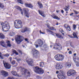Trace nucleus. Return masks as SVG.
<instances>
[{
  "label": "nucleus",
  "instance_id": "58836bf2",
  "mask_svg": "<svg viewBox=\"0 0 79 79\" xmlns=\"http://www.w3.org/2000/svg\"><path fill=\"white\" fill-rule=\"evenodd\" d=\"M64 26L65 27V29H66V28H67V27H69V25H68V24H65L64 25Z\"/></svg>",
  "mask_w": 79,
  "mask_h": 79
},
{
  "label": "nucleus",
  "instance_id": "6e6552de",
  "mask_svg": "<svg viewBox=\"0 0 79 79\" xmlns=\"http://www.w3.org/2000/svg\"><path fill=\"white\" fill-rule=\"evenodd\" d=\"M31 53L33 54V56L34 58H37L38 54L39 53V51L35 49L32 50Z\"/></svg>",
  "mask_w": 79,
  "mask_h": 79
},
{
  "label": "nucleus",
  "instance_id": "f3484780",
  "mask_svg": "<svg viewBox=\"0 0 79 79\" xmlns=\"http://www.w3.org/2000/svg\"><path fill=\"white\" fill-rule=\"evenodd\" d=\"M6 43L7 44H5V48H7V47H11V43H10V41L9 40L7 41H6Z\"/></svg>",
  "mask_w": 79,
  "mask_h": 79
},
{
  "label": "nucleus",
  "instance_id": "f03ea898",
  "mask_svg": "<svg viewBox=\"0 0 79 79\" xmlns=\"http://www.w3.org/2000/svg\"><path fill=\"white\" fill-rule=\"evenodd\" d=\"M15 26L16 29H20L23 27L22 22L20 20H15L14 22Z\"/></svg>",
  "mask_w": 79,
  "mask_h": 79
},
{
  "label": "nucleus",
  "instance_id": "4d7b16f0",
  "mask_svg": "<svg viewBox=\"0 0 79 79\" xmlns=\"http://www.w3.org/2000/svg\"><path fill=\"white\" fill-rule=\"evenodd\" d=\"M18 52H19V53H22V52H21V51L19 50H18Z\"/></svg>",
  "mask_w": 79,
  "mask_h": 79
},
{
  "label": "nucleus",
  "instance_id": "72a5a7b5",
  "mask_svg": "<svg viewBox=\"0 0 79 79\" xmlns=\"http://www.w3.org/2000/svg\"><path fill=\"white\" fill-rule=\"evenodd\" d=\"M15 34V33L13 32H11L9 33V35L10 36H14Z\"/></svg>",
  "mask_w": 79,
  "mask_h": 79
},
{
  "label": "nucleus",
  "instance_id": "e433bc0d",
  "mask_svg": "<svg viewBox=\"0 0 79 79\" xmlns=\"http://www.w3.org/2000/svg\"><path fill=\"white\" fill-rule=\"evenodd\" d=\"M66 29L67 30V31H71V27H70V26H69Z\"/></svg>",
  "mask_w": 79,
  "mask_h": 79
},
{
  "label": "nucleus",
  "instance_id": "393cba45",
  "mask_svg": "<svg viewBox=\"0 0 79 79\" xmlns=\"http://www.w3.org/2000/svg\"><path fill=\"white\" fill-rule=\"evenodd\" d=\"M71 66V64L69 62H67L65 64V67H66L67 68H70Z\"/></svg>",
  "mask_w": 79,
  "mask_h": 79
},
{
  "label": "nucleus",
  "instance_id": "37998d69",
  "mask_svg": "<svg viewBox=\"0 0 79 79\" xmlns=\"http://www.w3.org/2000/svg\"><path fill=\"white\" fill-rule=\"evenodd\" d=\"M68 7L67 6H65V7L64 8V10L65 11H68Z\"/></svg>",
  "mask_w": 79,
  "mask_h": 79
},
{
  "label": "nucleus",
  "instance_id": "4be33fe9",
  "mask_svg": "<svg viewBox=\"0 0 79 79\" xmlns=\"http://www.w3.org/2000/svg\"><path fill=\"white\" fill-rule=\"evenodd\" d=\"M47 27L50 30H51L52 31H55V30H56V29H55V28L54 27H50V26H49V24L48 23H47Z\"/></svg>",
  "mask_w": 79,
  "mask_h": 79
},
{
  "label": "nucleus",
  "instance_id": "dca6fc26",
  "mask_svg": "<svg viewBox=\"0 0 79 79\" xmlns=\"http://www.w3.org/2000/svg\"><path fill=\"white\" fill-rule=\"evenodd\" d=\"M4 66L6 69H9L11 68V65L10 64L7 63H3Z\"/></svg>",
  "mask_w": 79,
  "mask_h": 79
},
{
  "label": "nucleus",
  "instance_id": "bb28decb",
  "mask_svg": "<svg viewBox=\"0 0 79 79\" xmlns=\"http://www.w3.org/2000/svg\"><path fill=\"white\" fill-rule=\"evenodd\" d=\"M5 38V36L2 33H0V39H3Z\"/></svg>",
  "mask_w": 79,
  "mask_h": 79
},
{
  "label": "nucleus",
  "instance_id": "3c124183",
  "mask_svg": "<svg viewBox=\"0 0 79 79\" xmlns=\"http://www.w3.org/2000/svg\"><path fill=\"white\" fill-rule=\"evenodd\" d=\"M46 31L47 32H52V31H50L48 29H46Z\"/></svg>",
  "mask_w": 79,
  "mask_h": 79
},
{
  "label": "nucleus",
  "instance_id": "bf43d9fd",
  "mask_svg": "<svg viewBox=\"0 0 79 79\" xmlns=\"http://www.w3.org/2000/svg\"><path fill=\"white\" fill-rule=\"evenodd\" d=\"M70 46L71 47H72V48H74V46H73V45H71Z\"/></svg>",
  "mask_w": 79,
  "mask_h": 79
},
{
  "label": "nucleus",
  "instance_id": "13d9d810",
  "mask_svg": "<svg viewBox=\"0 0 79 79\" xmlns=\"http://www.w3.org/2000/svg\"><path fill=\"white\" fill-rule=\"evenodd\" d=\"M69 54H71L72 53V52L71 51H69Z\"/></svg>",
  "mask_w": 79,
  "mask_h": 79
},
{
  "label": "nucleus",
  "instance_id": "c9c22d12",
  "mask_svg": "<svg viewBox=\"0 0 79 79\" xmlns=\"http://www.w3.org/2000/svg\"><path fill=\"white\" fill-rule=\"evenodd\" d=\"M59 31L60 32H61V33L63 35H66L64 34V33H62V32H63V30L62 29H59Z\"/></svg>",
  "mask_w": 79,
  "mask_h": 79
},
{
  "label": "nucleus",
  "instance_id": "c03bdc74",
  "mask_svg": "<svg viewBox=\"0 0 79 79\" xmlns=\"http://www.w3.org/2000/svg\"><path fill=\"white\" fill-rule=\"evenodd\" d=\"M16 8L17 9V10H20V11H21V10H22L21 7L18 6H17Z\"/></svg>",
  "mask_w": 79,
  "mask_h": 79
},
{
  "label": "nucleus",
  "instance_id": "2eb2a0df",
  "mask_svg": "<svg viewBox=\"0 0 79 79\" xmlns=\"http://www.w3.org/2000/svg\"><path fill=\"white\" fill-rule=\"evenodd\" d=\"M23 11L25 13V15L26 16L27 18H29V14L27 13L28 12H29V10L27 8H24L23 9Z\"/></svg>",
  "mask_w": 79,
  "mask_h": 79
},
{
  "label": "nucleus",
  "instance_id": "cd10ccee",
  "mask_svg": "<svg viewBox=\"0 0 79 79\" xmlns=\"http://www.w3.org/2000/svg\"><path fill=\"white\" fill-rule=\"evenodd\" d=\"M26 31H28V28L27 27H25L24 30H23L21 31V32H23V33L24 32H25Z\"/></svg>",
  "mask_w": 79,
  "mask_h": 79
},
{
  "label": "nucleus",
  "instance_id": "f257e3e1",
  "mask_svg": "<svg viewBox=\"0 0 79 79\" xmlns=\"http://www.w3.org/2000/svg\"><path fill=\"white\" fill-rule=\"evenodd\" d=\"M1 24L2 26V30L4 32H7L10 30V24L7 21H5L4 23L3 22H1Z\"/></svg>",
  "mask_w": 79,
  "mask_h": 79
},
{
  "label": "nucleus",
  "instance_id": "f704fd0d",
  "mask_svg": "<svg viewBox=\"0 0 79 79\" xmlns=\"http://www.w3.org/2000/svg\"><path fill=\"white\" fill-rule=\"evenodd\" d=\"M0 8H4V5L1 2H0Z\"/></svg>",
  "mask_w": 79,
  "mask_h": 79
},
{
  "label": "nucleus",
  "instance_id": "6ab92c4d",
  "mask_svg": "<svg viewBox=\"0 0 79 79\" xmlns=\"http://www.w3.org/2000/svg\"><path fill=\"white\" fill-rule=\"evenodd\" d=\"M27 62H28V64L29 65H30L31 66H32V64H33V61L31 59H29L27 60Z\"/></svg>",
  "mask_w": 79,
  "mask_h": 79
},
{
  "label": "nucleus",
  "instance_id": "9d476101",
  "mask_svg": "<svg viewBox=\"0 0 79 79\" xmlns=\"http://www.w3.org/2000/svg\"><path fill=\"white\" fill-rule=\"evenodd\" d=\"M15 41L18 44H20V43L23 41V40L21 39V36L18 35L15 37Z\"/></svg>",
  "mask_w": 79,
  "mask_h": 79
},
{
  "label": "nucleus",
  "instance_id": "4c0bfd02",
  "mask_svg": "<svg viewBox=\"0 0 79 79\" xmlns=\"http://www.w3.org/2000/svg\"><path fill=\"white\" fill-rule=\"evenodd\" d=\"M13 52L16 54V55H18V53L16 51L15 49H12Z\"/></svg>",
  "mask_w": 79,
  "mask_h": 79
},
{
  "label": "nucleus",
  "instance_id": "c756f323",
  "mask_svg": "<svg viewBox=\"0 0 79 79\" xmlns=\"http://www.w3.org/2000/svg\"><path fill=\"white\" fill-rule=\"evenodd\" d=\"M52 17L54 19H57V20H60V19L56 16H52Z\"/></svg>",
  "mask_w": 79,
  "mask_h": 79
},
{
  "label": "nucleus",
  "instance_id": "ddd939ff",
  "mask_svg": "<svg viewBox=\"0 0 79 79\" xmlns=\"http://www.w3.org/2000/svg\"><path fill=\"white\" fill-rule=\"evenodd\" d=\"M55 67L56 69H60L63 67V65L62 64L57 63L55 65Z\"/></svg>",
  "mask_w": 79,
  "mask_h": 79
},
{
  "label": "nucleus",
  "instance_id": "774afa93",
  "mask_svg": "<svg viewBox=\"0 0 79 79\" xmlns=\"http://www.w3.org/2000/svg\"><path fill=\"white\" fill-rule=\"evenodd\" d=\"M74 56H76V53L74 54Z\"/></svg>",
  "mask_w": 79,
  "mask_h": 79
},
{
  "label": "nucleus",
  "instance_id": "a211bd4d",
  "mask_svg": "<svg viewBox=\"0 0 79 79\" xmlns=\"http://www.w3.org/2000/svg\"><path fill=\"white\" fill-rule=\"evenodd\" d=\"M38 12L39 14L41 15V16H43V18H45V15L44 13V11L42 10H39Z\"/></svg>",
  "mask_w": 79,
  "mask_h": 79
},
{
  "label": "nucleus",
  "instance_id": "b1692460",
  "mask_svg": "<svg viewBox=\"0 0 79 79\" xmlns=\"http://www.w3.org/2000/svg\"><path fill=\"white\" fill-rule=\"evenodd\" d=\"M48 49V48L47 47V46L46 45H44L43 47V50H47Z\"/></svg>",
  "mask_w": 79,
  "mask_h": 79
},
{
  "label": "nucleus",
  "instance_id": "09e8293b",
  "mask_svg": "<svg viewBox=\"0 0 79 79\" xmlns=\"http://www.w3.org/2000/svg\"><path fill=\"white\" fill-rule=\"evenodd\" d=\"M5 56H6V57H8V56H9V55L8 54H6L4 55Z\"/></svg>",
  "mask_w": 79,
  "mask_h": 79
},
{
  "label": "nucleus",
  "instance_id": "a18cd8bd",
  "mask_svg": "<svg viewBox=\"0 0 79 79\" xmlns=\"http://www.w3.org/2000/svg\"><path fill=\"white\" fill-rule=\"evenodd\" d=\"M68 36L69 37H70V38H71V39H74V37L73 36L71 35H68Z\"/></svg>",
  "mask_w": 79,
  "mask_h": 79
},
{
  "label": "nucleus",
  "instance_id": "de8ad7c7",
  "mask_svg": "<svg viewBox=\"0 0 79 79\" xmlns=\"http://www.w3.org/2000/svg\"><path fill=\"white\" fill-rule=\"evenodd\" d=\"M17 61H18V62H19V61H21V59L20 58H19L17 60Z\"/></svg>",
  "mask_w": 79,
  "mask_h": 79
},
{
  "label": "nucleus",
  "instance_id": "0e129e2a",
  "mask_svg": "<svg viewBox=\"0 0 79 79\" xmlns=\"http://www.w3.org/2000/svg\"><path fill=\"white\" fill-rule=\"evenodd\" d=\"M73 14L74 13H72L71 14H70V16H72V15H73Z\"/></svg>",
  "mask_w": 79,
  "mask_h": 79
},
{
  "label": "nucleus",
  "instance_id": "2f4dec72",
  "mask_svg": "<svg viewBox=\"0 0 79 79\" xmlns=\"http://www.w3.org/2000/svg\"><path fill=\"white\" fill-rule=\"evenodd\" d=\"M38 4L39 6H40V8H43V6L42 5L41 3L38 2Z\"/></svg>",
  "mask_w": 79,
  "mask_h": 79
},
{
  "label": "nucleus",
  "instance_id": "a19ab883",
  "mask_svg": "<svg viewBox=\"0 0 79 79\" xmlns=\"http://www.w3.org/2000/svg\"><path fill=\"white\" fill-rule=\"evenodd\" d=\"M76 25L73 24V30H75L76 29Z\"/></svg>",
  "mask_w": 79,
  "mask_h": 79
},
{
  "label": "nucleus",
  "instance_id": "69168bd1",
  "mask_svg": "<svg viewBox=\"0 0 79 79\" xmlns=\"http://www.w3.org/2000/svg\"><path fill=\"white\" fill-rule=\"evenodd\" d=\"M76 79H79V77H76Z\"/></svg>",
  "mask_w": 79,
  "mask_h": 79
},
{
  "label": "nucleus",
  "instance_id": "8fccbe9b",
  "mask_svg": "<svg viewBox=\"0 0 79 79\" xmlns=\"http://www.w3.org/2000/svg\"><path fill=\"white\" fill-rule=\"evenodd\" d=\"M25 40L27 42V43H29V41L28 40V39L26 38L25 39Z\"/></svg>",
  "mask_w": 79,
  "mask_h": 79
},
{
  "label": "nucleus",
  "instance_id": "9b49d317",
  "mask_svg": "<svg viewBox=\"0 0 79 79\" xmlns=\"http://www.w3.org/2000/svg\"><path fill=\"white\" fill-rule=\"evenodd\" d=\"M67 74L68 76H71L72 75H75L76 71L74 70H70L67 72Z\"/></svg>",
  "mask_w": 79,
  "mask_h": 79
},
{
  "label": "nucleus",
  "instance_id": "6e6d98bb",
  "mask_svg": "<svg viewBox=\"0 0 79 79\" xmlns=\"http://www.w3.org/2000/svg\"><path fill=\"white\" fill-rule=\"evenodd\" d=\"M74 12L76 15H77V14H78V13H79L78 12H77V11H74Z\"/></svg>",
  "mask_w": 79,
  "mask_h": 79
},
{
  "label": "nucleus",
  "instance_id": "1a4fd4ad",
  "mask_svg": "<svg viewBox=\"0 0 79 79\" xmlns=\"http://www.w3.org/2000/svg\"><path fill=\"white\" fill-rule=\"evenodd\" d=\"M53 48L55 50H62V46L60 44H56L54 45Z\"/></svg>",
  "mask_w": 79,
  "mask_h": 79
},
{
  "label": "nucleus",
  "instance_id": "0eeeda50",
  "mask_svg": "<svg viewBox=\"0 0 79 79\" xmlns=\"http://www.w3.org/2000/svg\"><path fill=\"white\" fill-rule=\"evenodd\" d=\"M43 44V42L40 39H38L35 42V45L36 48H38L39 46L41 47Z\"/></svg>",
  "mask_w": 79,
  "mask_h": 79
},
{
  "label": "nucleus",
  "instance_id": "864d4df0",
  "mask_svg": "<svg viewBox=\"0 0 79 79\" xmlns=\"http://www.w3.org/2000/svg\"><path fill=\"white\" fill-rule=\"evenodd\" d=\"M7 79H15L13 77H9L7 78Z\"/></svg>",
  "mask_w": 79,
  "mask_h": 79
},
{
  "label": "nucleus",
  "instance_id": "aec40b11",
  "mask_svg": "<svg viewBox=\"0 0 79 79\" xmlns=\"http://www.w3.org/2000/svg\"><path fill=\"white\" fill-rule=\"evenodd\" d=\"M25 5L26 7H28V8H33V6H32V5L31 4L25 3Z\"/></svg>",
  "mask_w": 79,
  "mask_h": 79
},
{
  "label": "nucleus",
  "instance_id": "603ef678",
  "mask_svg": "<svg viewBox=\"0 0 79 79\" xmlns=\"http://www.w3.org/2000/svg\"><path fill=\"white\" fill-rule=\"evenodd\" d=\"M40 34H45V33L42 32L41 30L40 31Z\"/></svg>",
  "mask_w": 79,
  "mask_h": 79
},
{
  "label": "nucleus",
  "instance_id": "49530a36",
  "mask_svg": "<svg viewBox=\"0 0 79 79\" xmlns=\"http://www.w3.org/2000/svg\"><path fill=\"white\" fill-rule=\"evenodd\" d=\"M41 78H42V77H40L39 76H36V79H41Z\"/></svg>",
  "mask_w": 79,
  "mask_h": 79
},
{
  "label": "nucleus",
  "instance_id": "a878e982",
  "mask_svg": "<svg viewBox=\"0 0 79 79\" xmlns=\"http://www.w3.org/2000/svg\"><path fill=\"white\" fill-rule=\"evenodd\" d=\"M0 44L3 47H5V42L3 41H2L0 42Z\"/></svg>",
  "mask_w": 79,
  "mask_h": 79
},
{
  "label": "nucleus",
  "instance_id": "7ed1b4c3",
  "mask_svg": "<svg viewBox=\"0 0 79 79\" xmlns=\"http://www.w3.org/2000/svg\"><path fill=\"white\" fill-rule=\"evenodd\" d=\"M21 71L23 73V74H24L25 76H27V77H30L31 76V73L29 71L27 70L24 68H22L21 69Z\"/></svg>",
  "mask_w": 79,
  "mask_h": 79
},
{
  "label": "nucleus",
  "instance_id": "680f3d73",
  "mask_svg": "<svg viewBox=\"0 0 79 79\" xmlns=\"http://www.w3.org/2000/svg\"><path fill=\"white\" fill-rule=\"evenodd\" d=\"M61 13H64V11L63 10H61Z\"/></svg>",
  "mask_w": 79,
  "mask_h": 79
},
{
  "label": "nucleus",
  "instance_id": "79ce46f5",
  "mask_svg": "<svg viewBox=\"0 0 79 79\" xmlns=\"http://www.w3.org/2000/svg\"><path fill=\"white\" fill-rule=\"evenodd\" d=\"M17 2H18V3H21V4H23V2H22V1L21 0H17Z\"/></svg>",
  "mask_w": 79,
  "mask_h": 79
},
{
  "label": "nucleus",
  "instance_id": "5701e85b",
  "mask_svg": "<svg viewBox=\"0 0 79 79\" xmlns=\"http://www.w3.org/2000/svg\"><path fill=\"white\" fill-rule=\"evenodd\" d=\"M77 32H73V35L74 38H77V39H78V37H77Z\"/></svg>",
  "mask_w": 79,
  "mask_h": 79
},
{
  "label": "nucleus",
  "instance_id": "473e14b6",
  "mask_svg": "<svg viewBox=\"0 0 79 79\" xmlns=\"http://www.w3.org/2000/svg\"><path fill=\"white\" fill-rule=\"evenodd\" d=\"M11 63L12 64H15V66H18V64L16 63H15V61L13 60L11 62Z\"/></svg>",
  "mask_w": 79,
  "mask_h": 79
},
{
  "label": "nucleus",
  "instance_id": "7c9ffc66",
  "mask_svg": "<svg viewBox=\"0 0 79 79\" xmlns=\"http://www.w3.org/2000/svg\"><path fill=\"white\" fill-rule=\"evenodd\" d=\"M11 73H12V74H13V75H14V76H17V73L15 71H11Z\"/></svg>",
  "mask_w": 79,
  "mask_h": 79
},
{
  "label": "nucleus",
  "instance_id": "5fc2aeb1",
  "mask_svg": "<svg viewBox=\"0 0 79 79\" xmlns=\"http://www.w3.org/2000/svg\"><path fill=\"white\" fill-rule=\"evenodd\" d=\"M48 56H49H49H51V54L50 53H49L48 54Z\"/></svg>",
  "mask_w": 79,
  "mask_h": 79
},
{
  "label": "nucleus",
  "instance_id": "39448f33",
  "mask_svg": "<svg viewBox=\"0 0 79 79\" xmlns=\"http://www.w3.org/2000/svg\"><path fill=\"white\" fill-rule=\"evenodd\" d=\"M57 77L59 79H64L66 77V75L63 71L61 70L57 75Z\"/></svg>",
  "mask_w": 79,
  "mask_h": 79
},
{
  "label": "nucleus",
  "instance_id": "f8f14e48",
  "mask_svg": "<svg viewBox=\"0 0 79 79\" xmlns=\"http://www.w3.org/2000/svg\"><path fill=\"white\" fill-rule=\"evenodd\" d=\"M73 60L75 62L76 65L77 67L79 66V58L78 57H77L75 58H73Z\"/></svg>",
  "mask_w": 79,
  "mask_h": 79
},
{
  "label": "nucleus",
  "instance_id": "20e7f679",
  "mask_svg": "<svg viewBox=\"0 0 79 79\" xmlns=\"http://www.w3.org/2000/svg\"><path fill=\"white\" fill-rule=\"evenodd\" d=\"M33 69H34V71L35 73H38L40 74H43L44 71L42 69L40 68V69L38 67H33Z\"/></svg>",
  "mask_w": 79,
  "mask_h": 79
},
{
  "label": "nucleus",
  "instance_id": "412c9836",
  "mask_svg": "<svg viewBox=\"0 0 79 79\" xmlns=\"http://www.w3.org/2000/svg\"><path fill=\"white\" fill-rule=\"evenodd\" d=\"M56 35V36L60 39H63V36L61 35H60L59 34L54 33Z\"/></svg>",
  "mask_w": 79,
  "mask_h": 79
},
{
  "label": "nucleus",
  "instance_id": "338daca9",
  "mask_svg": "<svg viewBox=\"0 0 79 79\" xmlns=\"http://www.w3.org/2000/svg\"><path fill=\"white\" fill-rule=\"evenodd\" d=\"M21 15H23V12H21Z\"/></svg>",
  "mask_w": 79,
  "mask_h": 79
},
{
  "label": "nucleus",
  "instance_id": "052dcab7",
  "mask_svg": "<svg viewBox=\"0 0 79 79\" xmlns=\"http://www.w3.org/2000/svg\"><path fill=\"white\" fill-rule=\"evenodd\" d=\"M59 71H56V74H59Z\"/></svg>",
  "mask_w": 79,
  "mask_h": 79
},
{
  "label": "nucleus",
  "instance_id": "4468645a",
  "mask_svg": "<svg viewBox=\"0 0 79 79\" xmlns=\"http://www.w3.org/2000/svg\"><path fill=\"white\" fill-rule=\"evenodd\" d=\"M1 75H2V76L5 77H7V76H8V73L7 72L3 70L1 71Z\"/></svg>",
  "mask_w": 79,
  "mask_h": 79
},
{
  "label": "nucleus",
  "instance_id": "e2e57ef3",
  "mask_svg": "<svg viewBox=\"0 0 79 79\" xmlns=\"http://www.w3.org/2000/svg\"><path fill=\"white\" fill-rule=\"evenodd\" d=\"M12 59V58H10L9 59V60H10V61H11V60Z\"/></svg>",
  "mask_w": 79,
  "mask_h": 79
},
{
  "label": "nucleus",
  "instance_id": "c85d7f7f",
  "mask_svg": "<svg viewBox=\"0 0 79 79\" xmlns=\"http://www.w3.org/2000/svg\"><path fill=\"white\" fill-rule=\"evenodd\" d=\"M45 64H44V63L42 62H41L40 63V66L41 68H43Z\"/></svg>",
  "mask_w": 79,
  "mask_h": 79
},
{
  "label": "nucleus",
  "instance_id": "423d86ee",
  "mask_svg": "<svg viewBox=\"0 0 79 79\" xmlns=\"http://www.w3.org/2000/svg\"><path fill=\"white\" fill-rule=\"evenodd\" d=\"M64 57L62 54H58L55 56V58L57 61H63Z\"/></svg>",
  "mask_w": 79,
  "mask_h": 79
},
{
  "label": "nucleus",
  "instance_id": "ea45409f",
  "mask_svg": "<svg viewBox=\"0 0 79 79\" xmlns=\"http://www.w3.org/2000/svg\"><path fill=\"white\" fill-rule=\"evenodd\" d=\"M2 53L0 52V59H3V56L2 55Z\"/></svg>",
  "mask_w": 79,
  "mask_h": 79
}]
</instances>
